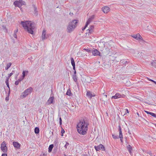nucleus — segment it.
<instances>
[{
    "label": "nucleus",
    "instance_id": "29",
    "mask_svg": "<svg viewBox=\"0 0 156 156\" xmlns=\"http://www.w3.org/2000/svg\"><path fill=\"white\" fill-rule=\"evenodd\" d=\"M139 40L140 41V43L141 44H144L145 42V41L143 40L142 37V38Z\"/></svg>",
    "mask_w": 156,
    "mask_h": 156
},
{
    "label": "nucleus",
    "instance_id": "38",
    "mask_svg": "<svg viewBox=\"0 0 156 156\" xmlns=\"http://www.w3.org/2000/svg\"><path fill=\"white\" fill-rule=\"evenodd\" d=\"M65 133V130H64V129L63 128H62L61 133H62V136H63V134Z\"/></svg>",
    "mask_w": 156,
    "mask_h": 156
},
{
    "label": "nucleus",
    "instance_id": "8",
    "mask_svg": "<svg viewBox=\"0 0 156 156\" xmlns=\"http://www.w3.org/2000/svg\"><path fill=\"white\" fill-rule=\"evenodd\" d=\"M94 148L96 151H99L100 150L103 151L105 150V147L101 144H99L98 146H95Z\"/></svg>",
    "mask_w": 156,
    "mask_h": 156
},
{
    "label": "nucleus",
    "instance_id": "54",
    "mask_svg": "<svg viewBox=\"0 0 156 156\" xmlns=\"http://www.w3.org/2000/svg\"><path fill=\"white\" fill-rule=\"evenodd\" d=\"M76 70H74L73 75H76Z\"/></svg>",
    "mask_w": 156,
    "mask_h": 156
},
{
    "label": "nucleus",
    "instance_id": "62",
    "mask_svg": "<svg viewBox=\"0 0 156 156\" xmlns=\"http://www.w3.org/2000/svg\"><path fill=\"white\" fill-rule=\"evenodd\" d=\"M155 84H156V81H155L154 83Z\"/></svg>",
    "mask_w": 156,
    "mask_h": 156
},
{
    "label": "nucleus",
    "instance_id": "49",
    "mask_svg": "<svg viewBox=\"0 0 156 156\" xmlns=\"http://www.w3.org/2000/svg\"><path fill=\"white\" fill-rule=\"evenodd\" d=\"M94 15H93L91 16V17H90L91 19L92 20L94 18Z\"/></svg>",
    "mask_w": 156,
    "mask_h": 156
},
{
    "label": "nucleus",
    "instance_id": "47",
    "mask_svg": "<svg viewBox=\"0 0 156 156\" xmlns=\"http://www.w3.org/2000/svg\"><path fill=\"white\" fill-rule=\"evenodd\" d=\"M1 156H7V154L5 153H3L2 154Z\"/></svg>",
    "mask_w": 156,
    "mask_h": 156
},
{
    "label": "nucleus",
    "instance_id": "46",
    "mask_svg": "<svg viewBox=\"0 0 156 156\" xmlns=\"http://www.w3.org/2000/svg\"><path fill=\"white\" fill-rule=\"evenodd\" d=\"M23 79L22 78L21 79H19L18 80H17V81L19 82H21V81H22Z\"/></svg>",
    "mask_w": 156,
    "mask_h": 156
},
{
    "label": "nucleus",
    "instance_id": "23",
    "mask_svg": "<svg viewBox=\"0 0 156 156\" xmlns=\"http://www.w3.org/2000/svg\"><path fill=\"white\" fill-rule=\"evenodd\" d=\"M73 79V80L76 82L77 81V79L76 76V75H73L72 76Z\"/></svg>",
    "mask_w": 156,
    "mask_h": 156
},
{
    "label": "nucleus",
    "instance_id": "3",
    "mask_svg": "<svg viewBox=\"0 0 156 156\" xmlns=\"http://www.w3.org/2000/svg\"><path fill=\"white\" fill-rule=\"evenodd\" d=\"M77 20H74L70 23L67 28V32L70 33L72 32L77 26V24L78 23Z\"/></svg>",
    "mask_w": 156,
    "mask_h": 156
},
{
    "label": "nucleus",
    "instance_id": "58",
    "mask_svg": "<svg viewBox=\"0 0 156 156\" xmlns=\"http://www.w3.org/2000/svg\"><path fill=\"white\" fill-rule=\"evenodd\" d=\"M60 125H62V122H59Z\"/></svg>",
    "mask_w": 156,
    "mask_h": 156
},
{
    "label": "nucleus",
    "instance_id": "18",
    "mask_svg": "<svg viewBox=\"0 0 156 156\" xmlns=\"http://www.w3.org/2000/svg\"><path fill=\"white\" fill-rule=\"evenodd\" d=\"M33 7L34 8V13L36 14V15H37V7L34 5H33Z\"/></svg>",
    "mask_w": 156,
    "mask_h": 156
},
{
    "label": "nucleus",
    "instance_id": "35",
    "mask_svg": "<svg viewBox=\"0 0 156 156\" xmlns=\"http://www.w3.org/2000/svg\"><path fill=\"white\" fill-rule=\"evenodd\" d=\"M119 137L123 138L122 131L119 132Z\"/></svg>",
    "mask_w": 156,
    "mask_h": 156
},
{
    "label": "nucleus",
    "instance_id": "1",
    "mask_svg": "<svg viewBox=\"0 0 156 156\" xmlns=\"http://www.w3.org/2000/svg\"><path fill=\"white\" fill-rule=\"evenodd\" d=\"M88 125L86 120L84 119L80 120L77 123L76 127L78 133L83 135L86 134L88 130Z\"/></svg>",
    "mask_w": 156,
    "mask_h": 156
},
{
    "label": "nucleus",
    "instance_id": "20",
    "mask_svg": "<svg viewBox=\"0 0 156 156\" xmlns=\"http://www.w3.org/2000/svg\"><path fill=\"white\" fill-rule=\"evenodd\" d=\"M54 145L53 144H51L49 145L48 147V152H50L52 150V148L53 147Z\"/></svg>",
    "mask_w": 156,
    "mask_h": 156
},
{
    "label": "nucleus",
    "instance_id": "4",
    "mask_svg": "<svg viewBox=\"0 0 156 156\" xmlns=\"http://www.w3.org/2000/svg\"><path fill=\"white\" fill-rule=\"evenodd\" d=\"M33 89L31 87H30L26 90L21 94L20 98H22L26 97L28 95L31 93L33 91Z\"/></svg>",
    "mask_w": 156,
    "mask_h": 156
},
{
    "label": "nucleus",
    "instance_id": "9",
    "mask_svg": "<svg viewBox=\"0 0 156 156\" xmlns=\"http://www.w3.org/2000/svg\"><path fill=\"white\" fill-rule=\"evenodd\" d=\"M92 52L93 55L94 56H101V53L96 49L92 50Z\"/></svg>",
    "mask_w": 156,
    "mask_h": 156
},
{
    "label": "nucleus",
    "instance_id": "14",
    "mask_svg": "<svg viewBox=\"0 0 156 156\" xmlns=\"http://www.w3.org/2000/svg\"><path fill=\"white\" fill-rule=\"evenodd\" d=\"M126 148L127 150H128L129 153L130 154L132 153V147L129 144H128Z\"/></svg>",
    "mask_w": 156,
    "mask_h": 156
},
{
    "label": "nucleus",
    "instance_id": "11",
    "mask_svg": "<svg viewBox=\"0 0 156 156\" xmlns=\"http://www.w3.org/2000/svg\"><path fill=\"white\" fill-rule=\"evenodd\" d=\"M132 37L138 41H139V40H140V39L142 38V37L140 36L139 34H137L136 35H132Z\"/></svg>",
    "mask_w": 156,
    "mask_h": 156
},
{
    "label": "nucleus",
    "instance_id": "24",
    "mask_svg": "<svg viewBox=\"0 0 156 156\" xmlns=\"http://www.w3.org/2000/svg\"><path fill=\"white\" fill-rule=\"evenodd\" d=\"M12 63L10 62L8 63L7 65L5 67V69L7 70L11 66Z\"/></svg>",
    "mask_w": 156,
    "mask_h": 156
},
{
    "label": "nucleus",
    "instance_id": "64",
    "mask_svg": "<svg viewBox=\"0 0 156 156\" xmlns=\"http://www.w3.org/2000/svg\"><path fill=\"white\" fill-rule=\"evenodd\" d=\"M105 95V96L106 97L107 96V95H106V94L105 95Z\"/></svg>",
    "mask_w": 156,
    "mask_h": 156
},
{
    "label": "nucleus",
    "instance_id": "56",
    "mask_svg": "<svg viewBox=\"0 0 156 156\" xmlns=\"http://www.w3.org/2000/svg\"><path fill=\"white\" fill-rule=\"evenodd\" d=\"M120 138V140L122 142V138Z\"/></svg>",
    "mask_w": 156,
    "mask_h": 156
},
{
    "label": "nucleus",
    "instance_id": "33",
    "mask_svg": "<svg viewBox=\"0 0 156 156\" xmlns=\"http://www.w3.org/2000/svg\"><path fill=\"white\" fill-rule=\"evenodd\" d=\"M147 154H149L151 156H156L155 154H153L151 151L148 152L147 153Z\"/></svg>",
    "mask_w": 156,
    "mask_h": 156
},
{
    "label": "nucleus",
    "instance_id": "63",
    "mask_svg": "<svg viewBox=\"0 0 156 156\" xmlns=\"http://www.w3.org/2000/svg\"><path fill=\"white\" fill-rule=\"evenodd\" d=\"M155 84H156V81H155L154 83Z\"/></svg>",
    "mask_w": 156,
    "mask_h": 156
},
{
    "label": "nucleus",
    "instance_id": "45",
    "mask_svg": "<svg viewBox=\"0 0 156 156\" xmlns=\"http://www.w3.org/2000/svg\"><path fill=\"white\" fill-rule=\"evenodd\" d=\"M19 82L17 80L15 81V84L16 85H18L19 84Z\"/></svg>",
    "mask_w": 156,
    "mask_h": 156
},
{
    "label": "nucleus",
    "instance_id": "16",
    "mask_svg": "<svg viewBox=\"0 0 156 156\" xmlns=\"http://www.w3.org/2000/svg\"><path fill=\"white\" fill-rule=\"evenodd\" d=\"M28 73V71H23L22 73V78L24 79L26 75H27Z\"/></svg>",
    "mask_w": 156,
    "mask_h": 156
},
{
    "label": "nucleus",
    "instance_id": "2",
    "mask_svg": "<svg viewBox=\"0 0 156 156\" xmlns=\"http://www.w3.org/2000/svg\"><path fill=\"white\" fill-rule=\"evenodd\" d=\"M21 24L23 28L26 29L27 32L32 34H34L35 30L34 24L31 22L26 21L25 22L21 21Z\"/></svg>",
    "mask_w": 156,
    "mask_h": 156
},
{
    "label": "nucleus",
    "instance_id": "17",
    "mask_svg": "<svg viewBox=\"0 0 156 156\" xmlns=\"http://www.w3.org/2000/svg\"><path fill=\"white\" fill-rule=\"evenodd\" d=\"M5 83H6V84L7 86V87L9 88V93H8V95H9V94H10V87H9V80H8V79H7L5 80Z\"/></svg>",
    "mask_w": 156,
    "mask_h": 156
},
{
    "label": "nucleus",
    "instance_id": "21",
    "mask_svg": "<svg viewBox=\"0 0 156 156\" xmlns=\"http://www.w3.org/2000/svg\"><path fill=\"white\" fill-rule=\"evenodd\" d=\"M54 99V97H51L49 98L48 100V101L49 102L50 104H51L53 103Z\"/></svg>",
    "mask_w": 156,
    "mask_h": 156
},
{
    "label": "nucleus",
    "instance_id": "48",
    "mask_svg": "<svg viewBox=\"0 0 156 156\" xmlns=\"http://www.w3.org/2000/svg\"><path fill=\"white\" fill-rule=\"evenodd\" d=\"M38 111L40 113H42V109L41 108H40L39 110H38Z\"/></svg>",
    "mask_w": 156,
    "mask_h": 156
},
{
    "label": "nucleus",
    "instance_id": "30",
    "mask_svg": "<svg viewBox=\"0 0 156 156\" xmlns=\"http://www.w3.org/2000/svg\"><path fill=\"white\" fill-rule=\"evenodd\" d=\"M71 91L70 90V89H68L67 91V92H66V94L68 95H69V96H70V95H71Z\"/></svg>",
    "mask_w": 156,
    "mask_h": 156
},
{
    "label": "nucleus",
    "instance_id": "36",
    "mask_svg": "<svg viewBox=\"0 0 156 156\" xmlns=\"http://www.w3.org/2000/svg\"><path fill=\"white\" fill-rule=\"evenodd\" d=\"M150 115L152 116L153 117H154L155 118H156V114H155L154 113L151 112Z\"/></svg>",
    "mask_w": 156,
    "mask_h": 156
},
{
    "label": "nucleus",
    "instance_id": "55",
    "mask_svg": "<svg viewBox=\"0 0 156 156\" xmlns=\"http://www.w3.org/2000/svg\"><path fill=\"white\" fill-rule=\"evenodd\" d=\"M126 112H127V113H129V111H128V109H126Z\"/></svg>",
    "mask_w": 156,
    "mask_h": 156
},
{
    "label": "nucleus",
    "instance_id": "39",
    "mask_svg": "<svg viewBox=\"0 0 156 156\" xmlns=\"http://www.w3.org/2000/svg\"><path fill=\"white\" fill-rule=\"evenodd\" d=\"M13 74V73H10L9 74V76H8V77L7 78V79H8V80L10 78V77H11V76Z\"/></svg>",
    "mask_w": 156,
    "mask_h": 156
},
{
    "label": "nucleus",
    "instance_id": "59",
    "mask_svg": "<svg viewBox=\"0 0 156 156\" xmlns=\"http://www.w3.org/2000/svg\"><path fill=\"white\" fill-rule=\"evenodd\" d=\"M128 133L129 134H131V133L130 132L128 131Z\"/></svg>",
    "mask_w": 156,
    "mask_h": 156
},
{
    "label": "nucleus",
    "instance_id": "51",
    "mask_svg": "<svg viewBox=\"0 0 156 156\" xmlns=\"http://www.w3.org/2000/svg\"><path fill=\"white\" fill-rule=\"evenodd\" d=\"M73 69L74 70H76L75 65L73 66Z\"/></svg>",
    "mask_w": 156,
    "mask_h": 156
},
{
    "label": "nucleus",
    "instance_id": "41",
    "mask_svg": "<svg viewBox=\"0 0 156 156\" xmlns=\"http://www.w3.org/2000/svg\"><path fill=\"white\" fill-rule=\"evenodd\" d=\"M85 50L88 52H91V50L90 49H85Z\"/></svg>",
    "mask_w": 156,
    "mask_h": 156
},
{
    "label": "nucleus",
    "instance_id": "13",
    "mask_svg": "<svg viewBox=\"0 0 156 156\" xmlns=\"http://www.w3.org/2000/svg\"><path fill=\"white\" fill-rule=\"evenodd\" d=\"M19 1H16L14 2V4L16 7L20 8L21 7V5L19 2Z\"/></svg>",
    "mask_w": 156,
    "mask_h": 156
},
{
    "label": "nucleus",
    "instance_id": "7",
    "mask_svg": "<svg viewBox=\"0 0 156 156\" xmlns=\"http://www.w3.org/2000/svg\"><path fill=\"white\" fill-rule=\"evenodd\" d=\"M125 97V95L124 94L121 95L119 93H117L114 96H112V99H116L120 98H124Z\"/></svg>",
    "mask_w": 156,
    "mask_h": 156
},
{
    "label": "nucleus",
    "instance_id": "12",
    "mask_svg": "<svg viewBox=\"0 0 156 156\" xmlns=\"http://www.w3.org/2000/svg\"><path fill=\"white\" fill-rule=\"evenodd\" d=\"M13 145L15 147L18 149L20 148V144L16 142H13Z\"/></svg>",
    "mask_w": 156,
    "mask_h": 156
},
{
    "label": "nucleus",
    "instance_id": "27",
    "mask_svg": "<svg viewBox=\"0 0 156 156\" xmlns=\"http://www.w3.org/2000/svg\"><path fill=\"white\" fill-rule=\"evenodd\" d=\"M70 59L71 61V63L72 66H73L75 65V62L73 58H71Z\"/></svg>",
    "mask_w": 156,
    "mask_h": 156
},
{
    "label": "nucleus",
    "instance_id": "60",
    "mask_svg": "<svg viewBox=\"0 0 156 156\" xmlns=\"http://www.w3.org/2000/svg\"><path fill=\"white\" fill-rule=\"evenodd\" d=\"M155 84H156V81H155L154 83Z\"/></svg>",
    "mask_w": 156,
    "mask_h": 156
},
{
    "label": "nucleus",
    "instance_id": "42",
    "mask_svg": "<svg viewBox=\"0 0 156 156\" xmlns=\"http://www.w3.org/2000/svg\"><path fill=\"white\" fill-rule=\"evenodd\" d=\"M119 132L122 131V128L120 126V125H119Z\"/></svg>",
    "mask_w": 156,
    "mask_h": 156
},
{
    "label": "nucleus",
    "instance_id": "61",
    "mask_svg": "<svg viewBox=\"0 0 156 156\" xmlns=\"http://www.w3.org/2000/svg\"><path fill=\"white\" fill-rule=\"evenodd\" d=\"M155 84H156V81H155L154 83Z\"/></svg>",
    "mask_w": 156,
    "mask_h": 156
},
{
    "label": "nucleus",
    "instance_id": "5",
    "mask_svg": "<svg viewBox=\"0 0 156 156\" xmlns=\"http://www.w3.org/2000/svg\"><path fill=\"white\" fill-rule=\"evenodd\" d=\"M1 148L2 150L4 152L7 151V147L6 146V144L5 141H3L1 144Z\"/></svg>",
    "mask_w": 156,
    "mask_h": 156
},
{
    "label": "nucleus",
    "instance_id": "50",
    "mask_svg": "<svg viewBox=\"0 0 156 156\" xmlns=\"http://www.w3.org/2000/svg\"><path fill=\"white\" fill-rule=\"evenodd\" d=\"M149 80L152 82L154 83V82H155V81L152 80H151V79H148Z\"/></svg>",
    "mask_w": 156,
    "mask_h": 156
},
{
    "label": "nucleus",
    "instance_id": "28",
    "mask_svg": "<svg viewBox=\"0 0 156 156\" xmlns=\"http://www.w3.org/2000/svg\"><path fill=\"white\" fill-rule=\"evenodd\" d=\"M18 31V29H17L16 30H15L14 31V34H13V37H14L16 38L17 37V35H16V33Z\"/></svg>",
    "mask_w": 156,
    "mask_h": 156
},
{
    "label": "nucleus",
    "instance_id": "34",
    "mask_svg": "<svg viewBox=\"0 0 156 156\" xmlns=\"http://www.w3.org/2000/svg\"><path fill=\"white\" fill-rule=\"evenodd\" d=\"M112 137L115 139H116L119 138V137L117 136L114 134L112 135Z\"/></svg>",
    "mask_w": 156,
    "mask_h": 156
},
{
    "label": "nucleus",
    "instance_id": "22",
    "mask_svg": "<svg viewBox=\"0 0 156 156\" xmlns=\"http://www.w3.org/2000/svg\"><path fill=\"white\" fill-rule=\"evenodd\" d=\"M40 131L38 127H36L34 129V132L36 134H38Z\"/></svg>",
    "mask_w": 156,
    "mask_h": 156
},
{
    "label": "nucleus",
    "instance_id": "57",
    "mask_svg": "<svg viewBox=\"0 0 156 156\" xmlns=\"http://www.w3.org/2000/svg\"><path fill=\"white\" fill-rule=\"evenodd\" d=\"M69 14L70 15H73V13H71L70 12V13H69Z\"/></svg>",
    "mask_w": 156,
    "mask_h": 156
},
{
    "label": "nucleus",
    "instance_id": "19",
    "mask_svg": "<svg viewBox=\"0 0 156 156\" xmlns=\"http://www.w3.org/2000/svg\"><path fill=\"white\" fill-rule=\"evenodd\" d=\"M87 96L90 98H91L93 96L91 94V93L89 91H88L87 93Z\"/></svg>",
    "mask_w": 156,
    "mask_h": 156
},
{
    "label": "nucleus",
    "instance_id": "6",
    "mask_svg": "<svg viewBox=\"0 0 156 156\" xmlns=\"http://www.w3.org/2000/svg\"><path fill=\"white\" fill-rule=\"evenodd\" d=\"M94 26L93 25H91L89 29L87 30V32L86 33V36H87L89 35L90 34H91L94 31Z\"/></svg>",
    "mask_w": 156,
    "mask_h": 156
},
{
    "label": "nucleus",
    "instance_id": "40",
    "mask_svg": "<svg viewBox=\"0 0 156 156\" xmlns=\"http://www.w3.org/2000/svg\"><path fill=\"white\" fill-rule=\"evenodd\" d=\"M87 26V24H86L85 25V26L84 27H83L82 28V30L83 31L84 30L86 29V27L87 26Z\"/></svg>",
    "mask_w": 156,
    "mask_h": 156
},
{
    "label": "nucleus",
    "instance_id": "44",
    "mask_svg": "<svg viewBox=\"0 0 156 156\" xmlns=\"http://www.w3.org/2000/svg\"><path fill=\"white\" fill-rule=\"evenodd\" d=\"M145 112L146 113H147L148 114H149V115H151V112H148L147 111H145Z\"/></svg>",
    "mask_w": 156,
    "mask_h": 156
},
{
    "label": "nucleus",
    "instance_id": "15",
    "mask_svg": "<svg viewBox=\"0 0 156 156\" xmlns=\"http://www.w3.org/2000/svg\"><path fill=\"white\" fill-rule=\"evenodd\" d=\"M46 31L44 30L42 33V39L43 40H44L45 38H47L45 34Z\"/></svg>",
    "mask_w": 156,
    "mask_h": 156
},
{
    "label": "nucleus",
    "instance_id": "43",
    "mask_svg": "<svg viewBox=\"0 0 156 156\" xmlns=\"http://www.w3.org/2000/svg\"><path fill=\"white\" fill-rule=\"evenodd\" d=\"M2 27L3 29L4 30H5V31H7V30L6 29L5 27V26H2Z\"/></svg>",
    "mask_w": 156,
    "mask_h": 156
},
{
    "label": "nucleus",
    "instance_id": "10",
    "mask_svg": "<svg viewBox=\"0 0 156 156\" xmlns=\"http://www.w3.org/2000/svg\"><path fill=\"white\" fill-rule=\"evenodd\" d=\"M102 10L105 13H107L110 11V8L108 6H105L102 8Z\"/></svg>",
    "mask_w": 156,
    "mask_h": 156
},
{
    "label": "nucleus",
    "instance_id": "31",
    "mask_svg": "<svg viewBox=\"0 0 156 156\" xmlns=\"http://www.w3.org/2000/svg\"><path fill=\"white\" fill-rule=\"evenodd\" d=\"M19 1H20L19 2L21 5V6L22 5H26V2L24 1H23L22 0H19Z\"/></svg>",
    "mask_w": 156,
    "mask_h": 156
},
{
    "label": "nucleus",
    "instance_id": "52",
    "mask_svg": "<svg viewBox=\"0 0 156 156\" xmlns=\"http://www.w3.org/2000/svg\"><path fill=\"white\" fill-rule=\"evenodd\" d=\"M5 99L6 101H8L9 100V98L8 97H6Z\"/></svg>",
    "mask_w": 156,
    "mask_h": 156
},
{
    "label": "nucleus",
    "instance_id": "32",
    "mask_svg": "<svg viewBox=\"0 0 156 156\" xmlns=\"http://www.w3.org/2000/svg\"><path fill=\"white\" fill-rule=\"evenodd\" d=\"M120 62L121 63H123V64L125 65H126V63H127V61H126L125 60H122L120 61Z\"/></svg>",
    "mask_w": 156,
    "mask_h": 156
},
{
    "label": "nucleus",
    "instance_id": "37",
    "mask_svg": "<svg viewBox=\"0 0 156 156\" xmlns=\"http://www.w3.org/2000/svg\"><path fill=\"white\" fill-rule=\"evenodd\" d=\"M69 143L67 142H66V144L64 146V147L65 148L67 149V147L69 146Z\"/></svg>",
    "mask_w": 156,
    "mask_h": 156
},
{
    "label": "nucleus",
    "instance_id": "25",
    "mask_svg": "<svg viewBox=\"0 0 156 156\" xmlns=\"http://www.w3.org/2000/svg\"><path fill=\"white\" fill-rule=\"evenodd\" d=\"M92 20L90 18L88 19V20H87L86 24H87V26H88L90 23L92 21Z\"/></svg>",
    "mask_w": 156,
    "mask_h": 156
},
{
    "label": "nucleus",
    "instance_id": "26",
    "mask_svg": "<svg viewBox=\"0 0 156 156\" xmlns=\"http://www.w3.org/2000/svg\"><path fill=\"white\" fill-rule=\"evenodd\" d=\"M151 65L154 67L156 68V62L154 61H153L151 63Z\"/></svg>",
    "mask_w": 156,
    "mask_h": 156
},
{
    "label": "nucleus",
    "instance_id": "53",
    "mask_svg": "<svg viewBox=\"0 0 156 156\" xmlns=\"http://www.w3.org/2000/svg\"><path fill=\"white\" fill-rule=\"evenodd\" d=\"M62 122V120L61 117L59 118V122Z\"/></svg>",
    "mask_w": 156,
    "mask_h": 156
}]
</instances>
